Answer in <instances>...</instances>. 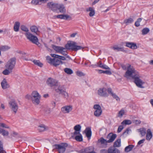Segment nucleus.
Listing matches in <instances>:
<instances>
[{"label": "nucleus", "mask_w": 153, "mask_h": 153, "mask_svg": "<svg viewBox=\"0 0 153 153\" xmlns=\"http://www.w3.org/2000/svg\"><path fill=\"white\" fill-rule=\"evenodd\" d=\"M145 140L144 139H143L139 141L138 143V145H140V144L143 143Z\"/></svg>", "instance_id": "obj_61"}, {"label": "nucleus", "mask_w": 153, "mask_h": 153, "mask_svg": "<svg viewBox=\"0 0 153 153\" xmlns=\"http://www.w3.org/2000/svg\"><path fill=\"white\" fill-rule=\"evenodd\" d=\"M16 62V59L15 57L11 58L7 62L5 67L9 70H10L12 72V70L14 67Z\"/></svg>", "instance_id": "obj_7"}, {"label": "nucleus", "mask_w": 153, "mask_h": 153, "mask_svg": "<svg viewBox=\"0 0 153 153\" xmlns=\"http://www.w3.org/2000/svg\"><path fill=\"white\" fill-rule=\"evenodd\" d=\"M94 10H93L91 7H90L88 9V10L87 9V11H89L90 12L92 11H93Z\"/></svg>", "instance_id": "obj_64"}, {"label": "nucleus", "mask_w": 153, "mask_h": 153, "mask_svg": "<svg viewBox=\"0 0 153 153\" xmlns=\"http://www.w3.org/2000/svg\"><path fill=\"white\" fill-rule=\"evenodd\" d=\"M126 111L123 109H121L118 113V115H123L126 114Z\"/></svg>", "instance_id": "obj_48"}, {"label": "nucleus", "mask_w": 153, "mask_h": 153, "mask_svg": "<svg viewBox=\"0 0 153 153\" xmlns=\"http://www.w3.org/2000/svg\"><path fill=\"white\" fill-rule=\"evenodd\" d=\"M20 29L26 32L25 34L27 38L33 43L38 45L40 43L38 42V39L37 37L34 36L32 34L28 32L29 30L25 25H22L20 26Z\"/></svg>", "instance_id": "obj_2"}, {"label": "nucleus", "mask_w": 153, "mask_h": 153, "mask_svg": "<svg viewBox=\"0 0 153 153\" xmlns=\"http://www.w3.org/2000/svg\"><path fill=\"white\" fill-rule=\"evenodd\" d=\"M98 73L99 74H105L108 75H111V71L109 70H106V71H103L101 70H98Z\"/></svg>", "instance_id": "obj_33"}, {"label": "nucleus", "mask_w": 153, "mask_h": 153, "mask_svg": "<svg viewBox=\"0 0 153 153\" xmlns=\"http://www.w3.org/2000/svg\"><path fill=\"white\" fill-rule=\"evenodd\" d=\"M30 30L32 32L37 35V32H39L38 29L36 26H32L30 27Z\"/></svg>", "instance_id": "obj_26"}, {"label": "nucleus", "mask_w": 153, "mask_h": 153, "mask_svg": "<svg viewBox=\"0 0 153 153\" xmlns=\"http://www.w3.org/2000/svg\"><path fill=\"white\" fill-rule=\"evenodd\" d=\"M11 72L10 70L7 68L3 71L2 73L4 75H8Z\"/></svg>", "instance_id": "obj_47"}, {"label": "nucleus", "mask_w": 153, "mask_h": 153, "mask_svg": "<svg viewBox=\"0 0 153 153\" xmlns=\"http://www.w3.org/2000/svg\"><path fill=\"white\" fill-rule=\"evenodd\" d=\"M126 46L132 49H135L137 48V47L136 43L134 42H126Z\"/></svg>", "instance_id": "obj_15"}, {"label": "nucleus", "mask_w": 153, "mask_h": 153, "mask_svg": "<svg viewBox=\"0 0 153 153\" xmlns=\"http://www.w3.org/2000/svg\"><path fill=\"white\" fill-rule=\"evenodd\" d=\"M72 106L71 105H66L63 107L61 108V111L65 113H68L71 111Z\"/></svg>", "instance_id": "obj_14"}, {"label": "nucleus", "mask_w": 153, "mask_h": 153, "mask_svg": "<svg viewBox=\"0 0 153 153\" xmlns=\"http://www.w3.org/2000/svg\"><path fill=\"white\" fill-rule=\"evenodd\" d=\"M57 58L58 59H60L62 60H66V58L65 57L59 55H58V56H57Z\"/></svg>", "instance_id": "obj_53"}, {"label": "nucleus", "mask_w": 153, "mask_h": 153, "mask_svg": "<svg viewBox=\"0 0 153 153\" xmlns=\"http://www.w3.org/2000/svg\"><path fill=\"white\" fill-rule=\"evenodd\" d=\"M75 139L78 141H81L82 140V135L81 134L75 137Z\"/></svg>", "instance_id": "obj_41"}, {"label": "nucleus", "mask_w": 153, "mask_h": 153, "mask_svg": "<svg viewBox=\"0 0 153 153\" xmlns=\"http://www.w3.org/2000/svg\"><path fill=\"white\" fill-rule=\"evenodd\" d=\"M51 56L52 57H54V58H56L57 57V56H58V55L55 54H51Z\"/></svg>", "instance_id": "obj_62"}, {"label": "nucleus", "mask_w": 153, "mask_h": 153, "mask_svg": "<svg viewBox=\"0 0 153 153\" xmlns=\"http://www.w3.org/2000/svg\"><path fill=\"white\" fill-rule=\"evenodd\" d=\"M47 83L48 85L51 87L53 86H59V85L57 80L51 78H49L48 79Z\"/></svg>", "instance_id": "obj_9"}, {"label": "nucleus", "mask_w": 153, "mask_h": 153, "mask_svg": "<svg viewBox=\"0 0 153 153\" xmlns=\"http://www.w3.org/2000/svg\"><path fill=\"white\" fill-rule=\"evenodd\" d=\"M108 153H120V151L118 149L112 147L108 149Z\"/></svg>", "instance_id": "obj_19"}, {"label": "nucleus", "mask_w": 153, "mask_h": 153, "mask_svg": "<svg viewBox=\"0 0 153 153\" xmlns=\"http://www.w3.org/2000/svg\"><path fill=\"white\" fill-rule=\"evenodd\" d=\"M98 142L99 143H100L101 144H102L105 146L107 145V143H108V140H106L103 137H101L100 139L98 140Z\"/></svg>", "instance_id": "obj_27"}, {"label": "nucleus", "mask_w": 153, "mask_h": 153, "mask_svg": "<svg viewBox=\"0 0 153 153\" xmlns=\"http://www.w3.org/2000/svg\"><path fill=\"white\" fill-rule=\"evenodd\" d=\"M1 85L3 89H6L9 87V86L7 84L6 80L4 79L1 82Z\"/></svg>", "instance_id": "obj_25"}, {"label": "nucleus", "mask_w": 153, "mask_h": 153, "mask_svg": "<svg viewBox=\"0 0 153 153\" xmlns=\"http://www.w3.org/2000/svg\"><path fill=\"white\" fill-rule=\"evenodd\" d=\"M0 153H6L3 150V144L1 141H0Z\"/></svg>", "instance_id": "obj_43"}, {"label": "nucleus", "mask_w": 153, "mask_h": 153, "mask_svg": "<svg viewBox=\"0 0 153 153\" xmlns=\"http://www.w3.org/2000/svg\"><path fill=\"white\" fill-rule=\"evenodd\" d=\"M10 48V47L7 46H3L0 47V50L1 51H6Z\"/></svg>", "instance_id": "obj_35"}, {"label": "nucleus", "mask_w": 153, "mask_h": 153, "mask_svg": "<svg viewBox=\"0 0 153 153\" xmlns=\"http://www.w3.org/2000/svg\"><path fill=\"white\" fill-rule=\"evenodd\" d=\"M20 26V23L19 22H16L14 24L13 29L15 32H18L19 31V28Z\"/></svg>", "instance_id": "obj_24"}, {"label": "nucleus", "mask_w": 153, "mask_h": 153, "mask_svg": "<svg viewBox=\"0 0 153 153\" xmlns=\"http://www.w3.org/2000/svg\"><path fill=\"white\" fill-rule=\"evenodd\" d=\"M53 59L54 58L52 59L49 56H47L46 58V59L47 61V62L51 65L52 63Z\"/></svg>", "instance_id": "obj_39"}, {"label": "nucleus", "mask_w": 153, "mask_h": 153, "mask_svg": "<svg viewBox=\"0 0 153 153\" xmlns=\"http://www.w3.org/2000/svg\"><path fill=\"white\" fill-rule=\"evenodd\" d=\"M80 134H81L80 133V131H75L73 133V136L75 137L76 136L79 135Z\"/></svg>", "instance_id": "obj_49"}, {"label": "nucleus", "mask_w": 153, "mask_h": 153, "mask_svg": "<svg viewBox=\"0 0 153 153\" xmlns=\"http://www.w3.org/2000/svg\"><path fill=\"white\" fill-rule=\"evenodd\" d=\"M125 76L126 77L127 76H131L134 79V82L137 86L140 88H144L142 85L145 83V82L140 79V76L139 73L130 65H129L128 66V70L126 72Z\"/></svg>", "instance_id": "obj_1"}, {"label": "nucleus", "mask_w": 153, "mask_h": 153, "mask_svg": "<svg viewBox=\"0 0 153 153\" xmlns=\"http://www.w3.org/2000/svg\"><path fill=\"white\" fill-rule=\"evenodd\" d=\"M57 18L65 20H67L68 18H71L68 15L65 14L58 15H57Z\"/></svg>", "instance_id": "obj_21"}, {"label": "nucleus", "mask_w": 153, "mask_h": 153, "mask_svg": "<svg viewBox=\"0 0 153 153\" xmlns=\"http://www.w3.org/2000/svg\"><path fill=\"white\" fill-rule=\"evenodd\" d=\"M77 75L79 76H82L85 75L82 72L80 71H77L76 73Z\"/></svg>", "instance_id": "obj_50"}, {"label": "nucleus", "mask_w": 153, "mask_h": 153, "mask_svg": "<svg viewBox=\"0 0 153 153\" xmlns=\"http://www.w3.org/2000/svg\"><path fill=\"white\" fill-rule=\"evenodd\" d=\"M102 62L101 61H100L99 62H97L95 64H92L90 65H89V67H92L93 68H95L96 67H98L101 68V67H102Z\"/></svg>", "instance_id": "obj_31"}, {"label": "nucleus", "mask_w": 153, "mask_h": 153, "mask_svg": "<svg viewBox=\"0 0 153 153\" xmlns=\"http://www.w3.org/2000/svg\"><path fill=\"white\" fill-rule=\"evenodd\" d=\"M66 48L68 50H71L74 51H77L79 50H83L84 47L76 45V43L74 42H68L65 45Z\"/></svg>", "instance_id": "obj_3"}, {"label": "nucleus", "mask_w": 153, "mask_h": 153, "mask_svg": "<svg viewBox=\"0 0 153 153\" xmlns=\"http://www.w3.org/2000/svg\"><path fill=\"white\" fill-rule=\"evenodd\" d=\"M10 107L15 114L18 109L17 104L14 100H12L9 102Z\"/></svg>", "instance_id": "obj_10"}, {"label": "nucleus", "mask_w": 153, "mask_h": 153, "mask_svg": "<svg viewBox=\"0 0 153 153\" xmlns=\"http://www.w3.org/2000/svg\"><path fill=\"white\" fill-rule=\"evenodd\" d=\"M68 146V145L66 143H62L59 144H55L53 146V151L55 149L58 150L59 153H63L66 150V148Z\"/></svg>", "instance_id": "obj_4"}, {"label": "nucleus", "mask_w": 153, "mask_h": 153, "mask_svg": "<svg viewBox=\"0 0 153 153\" xmlns=\"http://www.w3.org/2000/svg\"><path fill=\"white\" fill-rule=\"evenodd\" d=\"M57 10H59L61 13H64L65 12V7L62 4H58Z\"/></svg>", "instance_id": "obj_23"}, {"label": "nucleus", "mask_w": 153, "mask_h": 153, "mask_svg": "<svg viewBox=\"0 0 153 153\" xmlns=\"http://www.w3.org/2000/svg\"><path fill=\"white\" fill-rule=\"evenodd\" d=\"M62 64V62L60 60H59L57 58H54L53 61L51 64V65H53L55 67H56L58 65H59L60 64Z\"/></svg>", "instance_id": "obj_18"}, {"label": "nucleus", "mask_w": 153, "mask_h": 153, "mask_svg": "<svg viewBox=\"0 0 153 153\" xmlns=\"http://www.w3.org/2000/svg\"><path fill=\"white\" fill-rule=\"evenodd\" d=\"M94 14H95V11L94 10L90 12L89 13V15L91 17L93 16L94 15Z\"/></svg>", "instance_id": "obj_60"}, {"label": "nucleus", "mask_w": 153, "mask_h": 153, "mask_svg": "<svg viewBox=\"0 0 153 153\" xmlns=\"http://www.w3.org/2000/svg\"><path fill=\"white\" fill-rule=\"evenodd\" d=\"M131 123V122L130 120H125L123 121L121 124H125V125H129Z\"/></svg>", "instance_id": "obj_45"}, {"label": "nucleus", "mask_w": 153, "mask_h": 153, "mask_svg": "<svg viewBox=\"0 0 153 153\" xmlns=\"http://www.w3.org/2000/svg\"><path fill=\"white\" fill-rule=\"evenodd\" d=\"M112 49H113L114 50H117V51H121L122 52L125 51V50L124 49L123 47H120L117 45H115L114 46L111 47Z\"/></svg>", "instance_id": "obj_28"}, {"label": "nucleus", "mask_w": 153, "mask_h": 153, "mask_svg": "<svg viewBox=\"0 0 153 153\" xmlns=\"http://www.w3.org/2000/svg\"><path fill=\"white\" fill-rule=\"evenodd\" d=\"M142 20V18H139L138 19L137 21L135 22V25L136 27H138L140 26V23L141 22Z\"/></svg>", "instance_id": "obj_42"}, {"label": "nucleus", "mask_w": 153, "mask_h": 153, "mask_svg": "<svg viewBox=\"0 0 153 153\" xmlns=\"http://www.w3.org/2000/svg\"><path fill=\"white\" fill-rule=\"evenodd\" d=\"M85 132L87 137L88 138L90 139L91 135V128H86L85 131Z\"/></svg>", "instance_id": "obj_22"}, {"label": "nucleus", "mask_w": 153, "mask_h": 153, "mask_svg": "<svg viewBox=\"0 0 153 153\" xmlns=\"http://www.w3.org/2000/svg\"><path fill=\"white\" fill-rule=\"evenodd\" d=\"M134 146L133 145H130L126 147L125 149V151L126 152H128L132 149Z\"/></svg>", "instance_id": "obj_32"}, {"label": "nucleus", "mask_w": 153, "mask_h": 153, "mask_svg": "<svg viewBox=\"0 0 153 153\" xmlns=\"http://www.w3.org/2000/svg\"><path fill=\"white\" fill-rule=\"evenodd\" d=\"M32 101L33 103L38 105L40 102L41 96L37 91H33L32 94Z\"/></svg>", "instance_id": "obj_6"}, {"label": "nucleus", "mask_w": 153, "mask_h": 153, "mask_svg": "<svg viewBox=\"0 0 153 153\" xmlns=\"http://www.w3.org/2000/svg\"><path fill=\"white\" fill-rule=\"evenodd\" d=\"M149 31V30L148 28H143L142 30V34L143 35L147 34Z\"/></svg>", "instance_id": "obj_40"}, {"label": "nucleus", "mask_w": 153, "mask_h": 153, "mask_svg": "<svg viewBox=\"0 0 153 153\" xmlns=\"http://www.w3.org/2000/svg\"><path fill=\"white\" fill-rule=\"evenodd\" d=\"M133 19H132L129 18L128 19H125L124 21V22L127 25L129 23H131L133 22Z\"/></svg>", "instance_id": "obj_38"}, {"label": "nucleus", "mask_w": 153, "mask_h": 153, "mask_svg": "<svg viewBox=\"0 0 153 153\" xmlns=\"http://www.w3.org/2000/svg\"><path fill=\"white\" fill-rule=\"evenodd\" d=\"M94 108L95 109H101V107L98 104H96L94 105Z\"/></svg>", "instance_id": "obj_52"}, {"label": "nucleus", "mask_w": 153, "mask_h": 153, "mask_svg": "<svg viewBox=\"0 0 153 153\" xmlns=\"http://www.w3.org/2000/svg\"><path fill=\"white\" fill-rule=\"evenodd\" d=\"M64 71L67 74H71L73 73V71L70 68H66L64 69Z\"/></svg>", "instance_id": "obj_36"}, {"label": "nucleus", "mask_w": 153, "mask_h": 153, "mask_svg": "<svg viewBox=\"0 0 153 153\" xmlns=\"http://www.w3.org/2000/svg\"><path fill=\"white\" fill-rule=\"evenodd\" d=\"M121 146V139H117L114 142L113 146L114 147H118Z\"/></svg>", "instance_id": "obj_30"}, {"label": "nucleus", "mask_w": 153, "mask_h": 153, "mask_svg": "<svg viewBox=\"0 0 153 153\" xmlns=\"http://www.w3.org/2000/svg\"><path fill=\"white\" fill-rule=\"evenodd\" d=\"M56 92L59 94H61L64 96L65 98L67 99L68 97V94L65 90V89L64 85H59L58 88L55 90Z\"/></svg>", "instance_id": "obj_5"}, {"label": "nucleus", "mask_w": 153, "mask_h": 153, "mask_svg": "<svg viewBox=\"0 0 153 153\" xmlns=\"http://www.w3.org/2000/svg\"><path fill=\"white\" fill-rule=\"evenodd\" d=\"M33 62L34 64L40 67H42L43 66V64L39 60H33Z\"/></svg>", "instance_id": "obj_34"}, {"label": "nucleus", "mask_w": 153, "mask_h": 153, "mask_svg": "<svg viewBox=\"0 0 153 153\" xmlns=\"http://www.w3.org/2000/svg\"><path fill=\"white\" fill-rule=\"evenodd\" d=\"M100 0H94V1L93 2L92 5H94L96 3H97Z\"/></svg>", "instance_id": "obj_63"}, {"label": "nucleus", "mask_w": 153, "mask_h": 153, "mask_svg": "<svg viewBox=\"0 0 153 153\" xmlns=\"http://www.w3.org/2000/svg\"><path fill=\"white\" fill-rule=\"evenodd\" d=\"M111 96L115 99H116L117 100H119L120 99L119 97L115 94L114 93L112 94Z\"/></svg>", "instance_id": "obj_57"}, {"label": "nucleus", "mask_w": 153, "mask_h": 153, "mask_svg": "<svg viewBox=\"0 0 153 153\" xmlns=\"http://www.w3.org/2000/svg\"><path fill=\"white\" fill-rule=\"evenodd\" d=\"M152 137V134L150 129H148L147 131L146 139L150 140Z\"/></svg>", "instance_id": "obj_20"}, {"label": "nucleus", "mask_w": 153, "mask_h": 153, "mask_svg": "<svg viewBox=\"0 0 153 153\" xmlns=\"http://www.w3.org/2000/svg\"><path fill=\"white\" fill-rule=\"evenodd\" d=\"M102 112L101 108L97 109L94 112V115H101Z\"/></svg>", "instance_id": "obj_44"}, {"label": "nucleus", "mask_w": 153, "mask_h": 153, "mask_svg": "<svg viewBox=\"0 0 153 153\" xmlns=\"http://www.w3.org/2000/svg\"><path fill=\"white\" fill-rule=\"evenodd\" d=\"M117 137V135L115 134H113L112 133H110L107 136V138L108 139V143L112 142Z\"/></svg>", "instance_id": "obj_13"}, {"label": "nucleus", "mask_w": 153, "mask_h": 153, "mask_svg": "<svg viewBox=\"0 0 153 153\" xmlns=\"http://www.w3.org/2000/svg\"><path fill=\"white\" fill-rule=\"evenodd\" d=\"M107 89L105 88H100L98 90L97 94L100 96L102 97H107L108 94L107 93Z\"/></svg>", "instance_id": "obj_12"}, {"label": "nucleus", "mask_w": 153, "mask_h": 153, "mask_svg": "<svg viewBox=\"0 0 153 153\" xmlns=\"http://www.w3.org/2000/svg\"><path fill=\"white\" fill-rule=\"evenodd\" d=\"M129 65H130L128 64H127V65L126 66V65H125L122 64L121 65V66L123 70H126L127 68L128 69V66H129Z\"/></svg>", "instance_id": "obj_54"}, {"label": "nucleus", "mask_w": 153, "mask_h": 153, "mask_svg": "<svg viewBox=\"0 0 153 153\" xmlns=\"http://www.w3.org/2000/svg\"><path fill=\"white\" fill-rule=\"evenodd\" d=\"M101 68L105 69H110L108 67L107 65H105L102 64V67H101Z\"/></svg>", "instance_id": "obj_55"}, {"label": "nucleus", "mask_w": 153, "mask_h": 153, "mask_svg": "<svg viewBox=\"0 0 153 153\" xmlns=\"http://www.w3.org/2000/svg\"><path fill=\"white\" fill-rule=\"evenodd\" d=\"M108 92V94H110L111 95L114 93L112 92V89L111 88H108L107 89V92Z\"/></svg>", "instance_id": "obj_59"}, {"label": "nucleus", "mask_w": 153, "mask_h": 153, "mask_svg": "<svg viewBox=\"0 0 153 153\" xmlns=\"http://www.w3.org/2000/svg\"><path fill=\"white\" fill-rule=\"evenodd\" d=\"M0 131L3 136H7L9 134L8 131L3 129H0Z\"/></svg>", "instance_id": "obj_37"}, {"label": "nucleus", "mask_w": 153, "mask_h": 153, "mask_svg": "<svg viewBox=\"0 0 153 153\" xmlns=\"http://www.w3.org/2000/svg\"><path fill=\"white\" fill-rule=\"evenodd\" d=\"M124 127L122 126H119L117 130V132L119 133L121 131Z\"/></svg>", "instance_id": "obj_56"}, {"label": "nucleus", "mask_w": 153, "mask_h": 153, "mask_svg": "<svg viewBox=\"0 0 153 153\" xmlns=\"http://www.w3.org/2000/svg\"><path fill=\"white\" fill-rule=\"evenodd\" d=\"M74 129L75 131H80L81 129V126L79 125H76L74 127Z\"/></svg>", "instance_id": "obj_46"}, {"label": "nucleus", "mask_w": 153, "mask_h": 153, "mask_svg": "<svg viewBox=\"0 0 153 153\" xmlns=\"http://www.w3.org/2000/svg\"><path fill=\"white\" fill-rule=\"evenodd\" d=\"M52 48L56 51L57 53H61L65 56L67 55V53L66 52V49L65 47L64 48L62 47L56 46L54 45H52Z\"/></svg>", "instance_id": "obj_8"}, {"label": "nucleus", "mask_w": 153, "mask_h": 153, "mask_svg": "<svg viewBox=\"0 0 153 153\" xmlns=\"http://www.w3.org/2000/svg\"><path fill=\"white\" fill-rule=\"evenodd\" d=\"M25 97L26 99H27L28 100H30L31 99L32 100V95L31 94V95H29L27 94V95Z\"/></svg>", "instance_id": "obj_58"}, {"label": "nucleus", "mask_w": 153, "mask_h": 153, "mask_svg": "<svg viewBox=\"0 0 153 153\" xmlns=\"http://www.w3.org/2000/svg\"><path fill=\"white\" fill-rule=\"evenodd\" d=\"M48 0H32L31 4L34 5L41 4L42 3H46Z\"/></svg>", "instance_id": "obj_16"}, {"label": "nucleus", "mask_w": 153, "mask_h": 153, "mask_svg": "<svg viewBox=\"0 0 153 153\" xmlns=\"http://www.w3.org/2000/svg\"><path fill=\"white\" fill-rule=\"evenodd\" d=\"M138 131L140 133L142 136H144L146 133V130L145 128H142L138 130Z\"/></svg>", "instance_id": "obj_29"}, {"label": "nucleus", "mask_w": 153, "mask_h": 153, "mask_svg": "<svg viewBox=\"0 0 153 153\" xmlns=\"http://www.w3.org/2000/svg\"><path fill=\"white\" fill-rule=\"evenodd\" d=\"M49 129L48 127L43 124H41L38 126V129L39 132H42Z\"/></svg>", "instance_id": "obj_17"}, {"label": "nucleus", "mask_w": 153, "mask_h": 153, "mask_svg": "<svg viewBox=\"0 0 153 153\" xmlns=\"http://www.w3.org/2000/svg\"><path fill=\"white\" fill-rule=\"evenodd\" d=\"M0 126L3 128H9V126H6L5 124L3 123H0Z\"/></svg>", "instance_id": "obj_51"}, {"label": "nucleus", "mask_w": 153, "mask_h": 153, "mask_svg": "<svg viewBox=\"0 0 153 153\" xmlns=\"http://www.w3.org/2000/svg\"><path fill=\"white\" fill-rule=\"evenodd\" d=\"M58 4L54 3L53 2H48L47 3V6L48 8L51 9L54 12H56L57 10Z\"/></svg>", "instance_id": "obj_11"}]
</instances>
